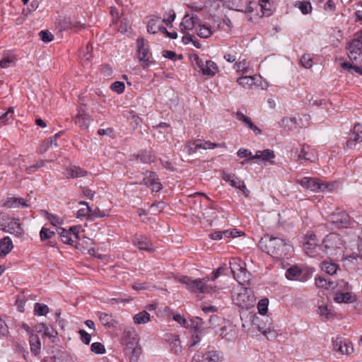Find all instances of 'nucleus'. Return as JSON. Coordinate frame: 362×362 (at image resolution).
Returning <instances> with one entry per match:
<instances>
[{"label":"nucleus","mask_w":362,"mask_h":362,"mask_svg":"<svg viewBox=\"0 0 362 362\" xmlns=\"http://www.w3.org/2000/svg\"><path fill=\"white\" fill-rule=\"evenodd\" d=\"M259 247L263 252L275 258H284L291 249V245L286 240L269 235L261 238Z\"/></svg>","instance_id":"1"},{"label":"nucleus","mask_w":362,"mask_h":362,"mask_svg":"<svg viewBox=\"0 0 362 362\" xmlns=\"http://www.w3.org/2000/svg\"><path fill=\"white\" fill-rule=\"evenodd\" d=\"M357 222L344 211H334L329 215L327 228L330 230H341L346 228H355Z\"/></svg>","instance_id":"2"},{"label":"nucleus","mask_w":362,"mask_h":362,"mask_svg":"<svg viewBox=\"0 0 362 362\" xmlns=\"http://www.w3.org/2000/svg\"><path fill=\"white\" fill-rule=\"evenodd\" d=\"M344 241L341 237L336 233H331L326 235L322 241V250L329 256H337L343 252Z\"/></svg>","instance_id":"3"},{"label":"nucleus","mask_w":362,"mask_h":362,"mask_svg":"<svg viewBox=\"0 0 362 362\" xmlns=\"http://www.w3.org/2000/svg\"><path fill=\"white\" fill-rule=\"evenodd\" d=\"M209 281V278L192 279L188 276H182L180 280L182 284L186 285L187 289L192 292L201 293L216 292L218 288L216 286L207 285Z\"/></svg>","instance_id":"4"},{"label":"nucleus","mask_w":362,"mask_h":362,"mask_svg":"<svg viewBox=\"0 0 362 362\" xmlns=\"http://www.w3.org/2000/svg\"><path fill=\"white\" fill-rule=\"evenodd\" d=\"M139 61L144 69H148L151 65L155 64L156 61L151 57L148 42L143 38L139 37L136 40Z\"/></svg>","instance_id":"5"},{"label":"nucleus","mask_w":362,"mask_h":362,"mask_svg":"<svg viewBox=\"0 0 362 362\" xmlns=\"http://www.w3.org/2000/svg\"><path fill=\"white\" fill-rule=\"evenodd\" d=\"M0 230L19 236L23 229L19 219L10 217L5 213H0Z\"/></svg>","instance_id":"6"},{"label":"nucleus","mask_w":362,"mask_h":362,"mask_svg":"<svg viewBox=\"0 0 362 362\" xmlns=\"http://www.w3.org/2000/svg\"><path fill=\"white\" fill-rule=\"evenodd\" d=\"M295 182L300 185L304 189H310L313 192L331 190L332 188H329V187H332L329 183L323 182L317 177H304L300 180H296Z\"/></svg>","instance_id":"7"},{"label":"nucleus","mask_w":362,"mask_h":362,"mask_svg":"<svg viewBox=\"0 0 362 362\" xmlns=\"http://www.w3.org/2000/svg\"><path fill=\"white\" fill-rule=\"evenodd\" d=\"M362 30L355 33L354 39L349 43L346 49L348 57L352 62L362 60Z\"/></svg>","instance_id":"8"},{"label":"nucleus","mask_w":362,"mask_h":362,"mask_svg":"<svg viewBox=\"0 0 362 362\" xmlns=\"http://www.w3.org/2000/svg\"><path fill=\"white\" fill-rule=\"evenodd\" d=\"M79 229L78 226H71L69 230L59 228L58 233L61 238V240L73 247H77L78 240Z\"/></svg>","instance_id":"9"},{"label":"nucleus","mask_w":362,"mask_h":362,"mask_svg":"<svg viewBox=\"0 0 362 362\" xmlns=\"http://www.w3.org/2000/svg\"><path fill=\"white\" fill-rule=\"evenodd\" d=\"M236 305L242 309H249L255 305V298L254 295L250 294L245 289L243 292L238 293L233 298Z\"/></svg>","instance_id":"10"},{"label":"nucleus","mask_w":362,"mask_h":362,"mask_svg":"<svg viewBox=\"0 0 362 362\" xmlns=\"http://www.w3.org/2000/svg\"><path fill=\"white\" fill-rule=\"evenodd\" d=\"M257 327L268 339H269V337H276L277 334L276 329L273 325L272 319L268 316L263 317V319L257 324Z\"/></svg>","instance_id":"11"},{"label":"nucleus","mask_w":362,"mask_h":362,"mask_svg":"<svg viewBox=\"0 0 362 362\" xmlns=\"http://www.w3.org/2000/svg\"><path fill=\"white\" fill-rule=\"evenodd\" d=\"M303 249L308 255L310 257H316L320 255L318 253V250H322V245L318 244L317 236L315 234H312L303 243Z\"/></svg>","instance_id":"12"},{"label":"nucleus","mask_w":362,"mask_h":362,"mask_svg":"<svg viewBox=\"0 0 362 362\" xmlns=\"http://www.w3.org/2000/svg\"><path fill=\"white\" fill-rule=\"evenodd\" d=\"M121 344L124 346V350L129 349L139 345V339L134 332L124 331L121 337Z\"/></svg>","instance_id":"13"},{"label":"nucleus","mask_w":362,"mask_h":362,"mask_svg":"<svg viewBox=\"0 0 362 362\" xmlns=\"http://www.w3.org/2000/svg\"><path fill=\"white\" fill-rule=\"evenodd\" d=\"M318 159V154L315 149L310 146L303 145L300 153L298 155V160H308L311 163L315 162Z\"/></svg>","instance_id":"14"},{"label":"nucleus","mask_w":362,"mask_h":362,"mask_svg":"<svg viewBox=\"0 0 362 362\" xmlns=\"http://www.w3.org/2000/svg\"><path fill=\"white\" fill-rule=\"evenodd\" d=\"M332 345L335 351L341 354H349L353 352L354 349L349 346V344L345 341L341 337H337L335 339H332Z\"/></svg>","instance_id":"15"},{"label":"nucleus","mask_w":362,"mask_h":362,"mask_svg":"<svg viewBox=\"0 0 362 362\" xmlns=\"http://www.w3.org/2000/svg\"><path fill=\"white\" fill-rule=\"evenodd\" d=\"M220 336L228 341L235 340L238 337L235 326L228 323L221 327L220 329Z\"/></svg>","instance_id":"16"},{"label":"nucleus","mask_w":362,"mask_h":362,"mask_svg":"<svg viewBox=\"0 0 362 362\" xmlns=\"http://www.w3.org/2000/svg\"><path fill=\"white\" fill-rule=\"evenodd\" d=\"M362 141V125L358 124L354 127L353 132L346 141V146L349 148H354L357 143Z\"/></svg>","instance_id":"17"},{"label":"nucleus","mask_w":362,"mask_h":362,"mask_svg":"<svg viewBox=\"0 0 362 362\" xmlns=\"http://www.w3.org/2000/svg\"><path fill=\"white\" fill-rule=\"evenodd\" d=\"M286 277L288 280H298L305 281L308 279V276L303 273V271L297 266L289 267L285 274Z\"/></svg>","instance_id":"18"},{"label":"nucleus","mask_w":362,"mask_h":362,"mask_svg":"<svg viewBox=\"0 0 362 362\" xmlns=\"http://www.w3.org/2000/svg\"><path fill=\"white\" fill-rule=\"evenodd\" d=\"M74 122L81 129H86L90 124V116L86 113L83 109H78V114L74 118Z\"/></svg>","instance_id":"19"},{"label":"nucleus","mask_w":362,"mask_h":362,"mask_svg":"<svg viewBox=\"0 0 362 362\" xmlns=\"http://www.w3.org/2000/svg\"><path fill=\"white\" fill-rule=\"evenodd\" d=\"M197 64H199L200 71L204 76H214L218 71V66L216 64L211 60H207L205 66L203 64L201 66L198 62Z\"/></svg>","instance_id":"20"},{"label":"nucleus","mask_w":362,"mask_h":362,"mask_svg":"<svg viewBox=\"0 0 362 362\" xmlns=\"http://www.w3.org/2000/svg\"><path fill=\"white\" fill-rule=\"evenodd\" d=\"M134 244L141 250H153L152 244L148 238L144 236H136L133 240Z\"/></svg>","instance_id":"21"},{"label":"nucleus","mask_w":362,"mask_h":362,"mask_svg":"<svg viewBox=\"0 0 362 362\" xmlns=\"http://www.w3.org/2000/svg\"><path fill=\"white\" fill-rule=\"evenodd\" d=\"M124 352L128 357L129 362H139V358L142 354V348L139 344L132 349L124 350Z\"/></svg>","instance_id":"22"},{"label":"nucleus","mask_w":362,"mask_h":362,"mask_svg":"<svg viewBox=\"0 0 362 362\" xmlns=\"http://www.w3.org/2000/svg\"><path fill=\"white\" fill-rule=\"evenodd\" d=\"M13 247V243L8 236L0 239V256H6Z\"/></svg>","instance_id":"23"},{"label":"nucleus","mask_w":362,"mask_h":362,"mask_svg":"<svg viewBox=\"0 0 362 362\" xmlns=\"http://www.w3.org/2000/svg\"><path fill=\"white\" fill-rule=\"evenodd\" d=\"M29 341L30 351L33 354L37 356L40 354L41 349V343L39 337L36 334L30 333Z\"/></svg>","instance_id":"24"},{"label":"nucleus","mask_w":362,"mask_h":362,"mask_svg":"<svg viewBox=\"0 0 362 362\" xmlns=\"http://www.w3.org/2000/svg\"><path fill=\"white\" fill-rule=\"evenodd\" d=\"M156 156L151 151L142 150L136 155V160L144 163H151L155 161Z\"/></svg>","instance_id":"25"},{"label":"nucleus","mask_w":362,"mask_h":362,"mask_svg":"<svg viewBox=\"0 0 362 362\" xmlns=\"http://www.w3.org/2000/svg\"><path fill=\"white\" fill-rule=\"evenodd\" d=\"M334 300L335 302L341 303H354L356 301V298L355 295H353L351 293L346 292V293H337Z\"/></svg>","instance_id":"26"},{"label":"nucleus","mask_w":362,"mask_h":362,"mask_svg":"<svg viewBox=\"0 0 362 362\" xmlns=\"http://www.w3.org/2000/svg\"><path fill=\"white\" fill-rule=\"evenodd\" d=\"M358 258L362 260V228L360 235L357 239V252H354L350 255H347L345 259L349 260L357 259Z\"/></svg>","instance_id":"27"},{"label":"nucleus","mask_w":362,"mask_h":362,"mask_svg":"<svg viewBox=\"0 0 362 362\" xmlns=\"http://www.w3.org/2000/svg\"><path fill=\"white\" fill-rule=\"evenodd\" d=\"M250 273L246 269V267L235 274L234 279L241 285H246L250 279Z\"/></svg>","instance_id":"28"},{"label":"nucleus","mask_w":362,"mask_h":362,"mask_svg":"<svg viewBox=\"0 0 362 362\" xmlns=\"http://www.w3.org/2000/svg\"><path fill=\"white\" fill-rule=\"evenodd\" d=\"M170 346V351L175 354L179 355L182 352L181 342L178 335H171L168 339Z\"/></svg>","instance_id":"29"},{"label":"nucleus","mask_w":362,"mask_h":362,"mask_svg":"<svg viewBox=\"0 0 362 362\" xmlns=\"http://www.w3.org/2000/svg\"><path fill=\"white\" fill-rule=\"evenodd\" d=\"M67 177L71 178L82 177L87 175V171L78 166L74 165L66 170Z\"/></svg>","instance_id":"30"},{"label":"nucleus","mask_w":362,"mask_h":362,"mask_svg":"<svg viewBox=\"0 0 362 362\" xmlns=\"http://www.w3.org/2000/svg\"><path fill=\"white\" fill-rule=\"evenodd\" d=\"M194 23L193 21L190 19L189 15L186 14L182 18V21L180 25V30L182 33H185L187 30H191L194 28Z\"/></svg>","instance_id":"31"},{"label":"nucleus","mask_w":362,"mask_h":362,"mask_svg":"<svg viewBox=\"0 0 362 362\" xmlns=\"http://www.w3.org/2000/svg\"><path fill=\"white\" fill-rule=\"evenodd\" d=\"M245 267V263L238 258H233L230 261V268L233 276Z\"/></svg>","instance_id":"32"},{"label":"nucleus","mask_w":362,"mask_h":362,"mask_svg":"<svg viewBox=\"0 0 362 362\" xmlns=\"http://www.w3.org/2000/svg\"><path fill=\"white\" fill-rule=\"evenodd\" d=\"M262 14L266 16H270L274 11V6L270 0L264 1V2H259Z\"/></svg>","instance_id":"33"},{"label":"nucleus","mask_w":362,"mask_h":362,"mask_svg":"<svg viewBox=\"0 0 362 362\" xmlns=\"http://www.w3.org/2000/svg\"><path fill=\"white\" fill-rule=\"evenodd\" d=\"M256 76H242L238 78L237 82L239 85L245 88H252L255 85Z\"/></svg>","instance_id":"34"},{"label":"nucleus","mask_w":362,"mask_h":362,"mask_svg":"<svg viewBox=\"0 0 362 362\" xmlns=\"http://www.w3.org/2000/svg\"><path fill=\"white\" fill-rule=\"evenodd\" d=\"M338 268H339L338 264L333 263V262H329L325 261L321 264L322 270L329 275H333V274H336Z\"/></svg>","instance_id":"35"},{"label":"nucleus","mask_w":362,"mask_h":362,"mask_svg":"<svg viewBox=\"0 0 362 362\" xmlns=\"http://www.w3.org/2000/svg\"><path fill=\"white\" fill-rule=\"evenodd\" d=\"M230 9L237 11H243V5L247 0H223Z\"/></svg>","instance_id":"36"},{"label":"nucleus","mask_w":362,"mask_h":362,"mask_svg":"<svg viewBox=\"0 0 362 362\" xmlns=\"http://www.w3.org/2000/svg\"><path fill=\"white\" fill-rule=\"evenodd\" d=\"M150 320V314L146 311L143 310L134 316V322L135 324H145Z\"/></svg>","instance_id":"37"},{"label":"nucleus","mask_w":362,"mask_h":362,"mask_svg":"<svg viewBox=\"0 0 362 362\" xmlns=\"http://www.w3.org/2000/svg\"><path fill=\"white\" fill-rule=\"evenodd\" d=\"M220 357L216 351H208L203 354L202 359L198 362H218Z\"/></svg>","instance_id":"38"},{"label":"nucleus","mask_w":362,"mask_h":362,"mask_svg":"<svg viewBox=\"0 0 362 362\" xmlns=\"http://www.w3.org/2000/svg\"><path fill=\"white\" fill-rule=\"evenodd\" d=\"M160 21L159 18L151 19L147 25V31L148 33L155 34L159 32L160 28Z\"/></svg>","instance_id":"39"},{"label":"nucleus","mask_w":362,"mask_h":362,"mask_svg":"<svg viewBox=\"0 0 362 362\" xmlns=\"http://www.w3.org/2000/svg\"><path fill=\"white\" fill-rule=\"evenodd\" d=\"M144 175H145V177L140 182V185H144L148 187H150V186L153 184V182L158 177L156 173L153 171L147 170L146 171V173H144Z\"/></svg>","instance_id":"40"},{"label":"nucleus","mask_w":362,"mask_h":362,"mask_svg":"<svg viewBox=\"0 0 362 362\" xmlns=\"http://www.w3.org/2000/svg\"><path fill=\"white\" fill-rule=\"evenodd\" d=\"M281 125L288 130H292L297 127V119L296 117H284L281 119Z\"/></svg>","instance_id":"41"},{"label":"nucleus","mask_w":362,"mask_h":362,"mask_svg":"<svg viewBox=\"0 0 362 362\" xmlns=\"http://www.w3.org/2000/svg\"><path fill=\"white\" fill-rule=\"evenodd\" d=\"M99 320L100 322L105 326H107L109 327L114 326L115 320L112 317V315L110 314L100 313Z\"/></svg>","instance_id":"42"},{"label":"nucleus","mask_w":362,"mask_h":362,"mask_svg":"<svg viewBox=\"0 0 362 362\" xmlns=\"http://www.w3.org/2000/svg\"><path fill=\"white\" fill-rule=\"evenodd\" d=\"M79 204L86 206V208L80 209L77 212V216H87L88 218L90 219V213H92L91 207L88 205V204L86 202L84 201L79 202Z\"/></svg>","instance_id":"43"},{"label":"nucleus","mask_w":362,"mask_h":362,"mask_svg":"<svg viewBox=\"0 0 362 362\" xmlns=\"http://www.w3.org/2000/svg\"><path fill=\"white\" fill-rule=\"evenodd\" d=\"M332 284L333 282L329 281L322 276H318L315 277V285L318 288L328 289L332 287Z\"/></svg>","instance_id":"44"},{"label":"nucleus","mask_w":362,"mask_h":362,"mask_svg":"<svg viewBox=\"0 0 362 362\" xmlns=\"http://www.w3.org/2000/svg\"><path fill=\"white\" fill-rule=\"evenodd\" d=\"M5 205L9 208L16 207L20 205L23 206H27L25 201L23 198H8Z\"/></svg>","instance_id":"45"},{"label":"nucleus","mask_w":362,"mask_h":362,"mask_svg":"<svg viewBox=\"0 0 362 362\" xmlns=\"http://www.w3.org/2000/svg\"><path fill=\"white\" fill-rule=\"evenodd\" d=\"M49 312V308L47 305L36 303L34 306V313L35 315L42 316L47 314Z\"/></svg>","instance_id":"46"},{"label":"nucleus","mask_w":362,"mask_h":362,"mask_svg":"<svg viewBox=\"0 0 362 362\" xmlns=\"http://www.w3.org/2000/svg\"><path fill=\"white\" fill-rule=\"evenodd\" d=\"M192 327L195 332H202L203 320L199 317H194L191 320Z\"/></svg>","instance_id":"47"},{"label":"nucleus","mask_w":362,"mask_h":362,"mask_svg":"<svg viewBox=\"0 0 362 362\" xmlns=\"http://www.w3.org/2000/svg\"><path fill=\"white\" fill-rule=\"evenodd\" d=\"M42 330L44 331V335L49 337V339L55 338L56 335L57 334V332L54 331L52 328L47 327L44 324H41L39 326L37 332H40Z\"/></svg>","instance_id":"48"},{"label":"nucleus","mask_w":362,"mask_h":362,"mask_svg":"<svg viewBox=\"0 0 362 362\" xmlns=\"http://www.w3.org/2000/svg\"><path fill=\"white\" fill-rule=\"evenodd\" d=\"M262 160L264 163L269 162L271 164H273L274 162L273 159L275 158V154L274 151L271 149H265L262 151Z\"/></svg>","instance_id":"49"},{"label":"nucleus","mask_w":362,"mask_h":362,"mask_svg":"<svg viewBox=\"0 0 362 362\" xmlns=\"http://www.w3.org/2000/svg\"><path fill=\"white\" fill-rule=\"evenodd\" d=\"M197 33L202 38H208L212 35V31L210 28L205 25H201Z\"/></svg>","instance_id":"50"},{"label":"nucleus","mask_w":362,"mask_h":362,"mask_svg":"<svg viewBox=\"0 0 362 362\" xmlns=\"http://www.w3.org/2000/svg\"><path fill=\"white\" fill-rule=\"evenodd\" d=\"M268 305H269V300L267 298L262 299L259 301L257 304V309L259 311V313L262 315L263 317L266 316L265 314L267 313L268 310Z\"/></svg>","instance_id":"51"},{"label":"nucleus","mask_w":362,"mask_h":362,"mask_svg":"<svg viewBox=\"0 0 362 362\" xmlns=\"http://www.w3.org/2000/svg\"><path fill=\"white\" fill-rule=\"evenodd\" d=\"M55 235V232L45 227H42L40 232V237L42 241L51 239Z\"/></svg>","instance_id":"52"},{"label":"nucleus","mask_w":362,"mask_h":362,"mask_svg":"<svg viewBox=\"0 0 362 362\" xmlns=\"http://www.w3.org/2000/svg\"><path fill=\"white\" fill-rule=\"evenodd\" d=\"M300 63L303 67L309 69L313 66V59L309 54H305L300 58Z\"/></svg>","instance_id":"53"},{"label":"nucleus","mask_w":362,"mask_h":362,"mask_svg":"<svg viewBox=\"0 0 362 362\" xmlns=\"http://www.w3.org/2000/svg\"><path fill=\"white\" fill-rule=\"evenodd\" d=\"M90 350L98 354H103L105 353L104 345L100 342L93 343L90 346Z\"/></svg>","instance_id":"54"},{"label":"nucleus","mask_w":362,"mask_h":362,"mask_svg":"<svg viewBox=\"0 0 362 362\" xmlns=\"http://www.w3.org/2000/svg\"><path fill=\"white\" fill-rule=\"evenodd\" d=\"M296 5H298V8L300 10L303 14H308L312 10L311 4L309 2H300L298 1Z\"/></svg>","instance_id":"55"},{"label":"nucleus","mask_w":362,"mask_h":362,"mask_svg":"<svg viewBox=\"0 0 362 362\" xmlns=\"http://www.w3.org/2000/svg\"><path fill=\"white\" fill-rule=\"evenodd\" d=\"M124 83L122 81H115L111 85L112 90L117 93H122L124 90Z\"/></svg>","instance_id":"56"},{"label":"nucleus","mask_w":362,"mask_h":362,"mask_svg":"<svg viewBox=\"0 0 362 362\" xmlns=\"http://www.w3.org/2000/svg\"><path fill=\"white\" fill-rule=\"evenodd\" d=\"M226 270H227V266L226 264H223V265L219 267L217 269H216L212 273V276H211V279L212 281H214L220 276L225 274V272Z\"/></svg>","instance_id":"57"},{"label":"nucleus","mask_w":362,"mask_h":362,"mask_svg":"<svg viewBox=\"0 0 362 362\" xmlns=\"http://www.w3.org/2000/svg\"><path fill=\"white\" fill-rule=\"evenodd\" d=\"M39 36L44 42H49L53 40L52 34L48 30H41Z\"/></svg>","instance_id":"58"},{"label":"nucleus","mask_w":362,"mask_h":362,"mask_svg":"<svg viewBox=\"0 0 362 362\" xmlns=\"http://www.w3.org/2000/svg\"><path fill=\"white\" fill-rule=\"evenodd\" d=\"M257 6V4L255 1H249L247 3H244L243 5V11H240V12L252 13L254 11L255 6Z\"/></svg>","instance_id":"59"},{"label":"nucleus","mask_w":362,"mask_h":362,"mask_svg":"<svg viewBox=\"0 0 362 362\" xmlns=\"http://www.w3.org/2000/svg\"><path fill=\"white\" fill-rule=\"evenodd\" d=\"M165 204L163 202H158L152 204L150 206V209L153 214L160 212L165 207Z\"/></svg>","instance_id":"60"},{"label":"nucleus","mask_w":362,"mask_h":362,"mask_svg":"<svg viewBox=\"0 0 362 362\" xmlns=\"http://www.w3.org/2000/svg\"><path fill=\"white\" fill-rule=\"evenodd\" d=\"M13 107H9L8 111L0 117V122L6 124L8 121L13 119Z\"/></svg>","instance_id":"61"},{"label":"nucleus","mask_w":362,"mask_h":362,"mask_svg":"<svg viewBox=\"0 0 362 362\" xmlns=\"http://www.w3.org/2000/svg\"><path fill=\"white\" fill-rule=\"evenodd\" d=\"M71 21L69 18H64L59 23V27L60 31L69 30L71 28Z\"/></svg>","instance_id":"62"},{"label":"nucleus","mask_w":362,"mask_h":362,"mask_svg":"<svg viewBox=\"0 0 362 362\" xmlns=\"http://www.w3.org/2000/svg\"><path fill=\"white\" fill-rule=\"evenodd\" d=\"M78 334H80L81 340L85 344H89L91 339V335L90 334L86 332L84 329H80L78 331Z\"/></svg>","instance_id":"63"},{"label":"nucleus","mask_w":362,"mask_h":362,"mask_svg":"<svg viewBox=\"0 0 362 362\" xmlns=\"http://www.w3.org/2000/svg\"><path fill=\"white\" fill-rule=\"evenodd\" d=\"M47 218L50 222V223L54 226H57V225H59L62 223V221L60 220V218L57 216L56 215L49 214L46 211Z\"/></svg>","instance_id":"64"}]
</instances>
